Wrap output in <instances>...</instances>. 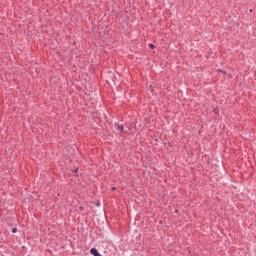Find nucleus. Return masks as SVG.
Masks as SVG:
<instances>
[{
	"mask_svg": "<svg viewBox=\"0 0 256 256\" xmlns=\"http://www.w3.org/2000/svg\"><path fill=\"white\" fill-rule=\"evenodd\" d=\"M229 77H231V74H229Z\"/></svg>",
	"mask_w": 256,
	"mask_h": 256,
	"instance_id": "ddd939ff",
	"label": "nucleus"
},
{
	"mask_svg": "<svg viewBox=\"0 0 256 256\" xmlns=\"http://www.w3.org/2000/svg\"><path fill=\"white\" fill-rule=\"evenodd\" d=\"M214 113H217V109H214Z\"/></svg>",
	"mask_w": 256,
	"mask_h": 256,
	"instance_id": "f8f14e48",
	"label": "nucleus"
},
{
	"mask_svg": "<svg viewBox=\"0 0 256 256\" xmlns=\"http://www.w3.org/2000/svg\"><path fill=\"white\" fill-rule=\"evenodd\" d=\"M12 233H17V228H12Z\"/></svg>",
	"mask_w": 256,
	"mask_h": 256,
	"instance_id": "0eeeda50",
	"label": "nucleus"
},
{
	"mask_svg": "<svg viewBox=\"0 0 256 256\" xmlns=\"http://www.w3.org/2000/svg\"><path fill=\"white\" fill-rule=\"evenodd\" d=\"M79 210H80V211H85V207L80 206V207H79Z\"/></svg>",
	"mask_w": 256,
	"mask_h": 256,
	"instance_id": "423d86ee",
	"label": "nucleus"
},
{
	"mask_svg": "<svg viewBox=\"0 0 256 256\" xmlns=\"http://www.w3.org/2000/svg\"><path fill=\"white\" fill-rule=\"evenodd\" d=\"M148 47H150L151 49H155V44H153V43H150L149 45H148Z\"/></svg>",
	"mask_w": 256,
	"mask_h": 256,
	"instance_id": "20e7f679",
	"label": "nucleus"
},
{
	"mask_svg": "<svg viewBox=\"0 0 256 256\" xmlns=\"http://www.w3.org/2000/svg\"><path fill=\"white\" fill-rule=\"evenodd\" d=\"M115 127L120 133H125V127L123 125H119L118 123H115Z\"/></svg>",
	"mask_w": 256,
	"mask_h": 256,
	"instance_id": "f03ea898",
	"label": "nucleus"
},
{
	"mask_svg": "<svg viewBox=\"0 0 256 256\" xmlns=\"http://www.w3.org/2000/svg\"><path fill=\"white\" fill-rule=\"evenodd\" d=\"M111 191H117V188L116 187H112Z\"/></svg>",
	"mask_w": 256,
	"mask_h": 256,
	"instance_id": "6e6552de",
	"label": "nucleus"
},
{
	"mask_svg": "<svg viewBox=\"0 0 256 256\" xmlns=\"http://www.w3.org/2000/svg\"><path fill=\"white\" fill-rule=\"evenodd\" d=\"M250 13H253V9H250Z\"/></svg>",
	"mask_w": 256,
	"mask_h": 256,
	"instance_id": "9b49d317",
	"label": "nucleus"
},
{
	"mask_svg": "<svg viewBox=\"0 0 256 256\" xmlns=\"http://www.w3.org/2000/svg\"><path fill=\"white\" fill-rule=\"evenodd\" d=\"M72 173H77L79 171V167L75 168L74 170H71Z\"/></svg>",
	"mask_w": 256,
	"mask_h": 256,
	"instance_id": "39448f33",
	"label": "nucleus"
},
{
	"mask_svg": "<svg viewBox=\"0 0 256 256\" xmlns=\"http://www.w3.org/2000/svg\"><path fill=\"white\" fill-rule=\"evenodd\" d=\"M174 213H179V210L176 209V210L174 211Z\"/></svg>",
	"mask_w": 256,
	"mask_h": 256,
	"instance_id": "9d476101",
	"label": "nucleus"
},
{
	"mask_svg": "<svg viewBox=\"0 0 256 256\" xmlns=\"http://www.w3.org/2000/svg\"><path fill=\"white\" fill-rule=\"evenodd\" d=\"M101 206V203L100 202H97L96 203V207H100Z\"/></svg>",
	"mask_w": 256,
	"mask_h": 256,
	"instance_id": "1a4fd4ad",
	"label": "nucleus"
},
{
	"mask_svg": "<svg viewBox=\"0 0 256 256\" xmlns=\"http://www.w3.org/2000/svg\"><path fill=\"white\" fill-rule=\"evenodd\" d=\"M217 73H223V75H227V71L223 69H217Z\"/></svg>",
	"mask_w": 256,
	"mask_h": 256,
	"instance_id": "7ed1b4c3",
	"label": "nucleus"
},
{
	"mask_svg": "<svg viewBox=\"0 0 256 256\" xmlns=\"http://www.w3.org/2000/svg\"><path fill=\"white\" fill-rule=\"evenodd\" d=\"M90 253L93 256H103V255H101V253H99V250H97V248H91Z\"/></svg>",
	"mask_w": 256,
	"mask_h": 256,
	"instance_id": "f257e3e1",
	"label": "nucleus"
}]
</instances>
